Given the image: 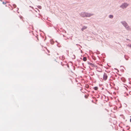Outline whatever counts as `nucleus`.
I'll return each mask as SVG.
<instances>
[{"label": "nucleus", "instance_id": "obj_3", "mask_svg": "<svg viewBox=\"0 0 131 131\" xmlns=\"http://www.w3.org/2000/svg\"><path fill=\"white\" fill-rule=\"evenodd\" d=\"M86 13L85 12H82L80 14V15L82 17H86Z\"/></svg>", "mask_w": 131, "mask_h": 131}, {"label": "nucleus", "instance_id": "obj_4", "mask_svg": "<svg viewBox=\"0 0 131 131\" xmlns=\"http://www.w3.org/2000/svg\"><path fill=\"white\" fill-rule=\"evenodd\" d=\"M107 75L106 73H104L103 75V79L105 81L107 79Z\"/></svg>", "mask_w": 131, "mask_h": 131}, {"label": "nucleus", "instance_id": "obj_15", "mask_svg": "<svg viewBox=\"0 0 131 131\" xmlns=\"http://www.w3.org/2000/svg\"><path fill=\"white\" fill-rule=\"evenodd\" d=\"M40 7H41V6H40V7H39V8H40Z\"/></svg>", "mask_w": 131, "mask_h": 131}, {"label": "nucleus", "instance_id": "obj_11", "mask_svg": "<svg viewBox=\"0 0 131 131\" xmlns=\"http://www.w3.org/2000/svg\"><path fill=\"white\" fill-rule=\"evenodd\" d=\"M131 45H127V46H128V47H130V46H131Z\"/></svg>", "mask_w": 131, "mask_h": 131}, {"label": "nucleus", "instance_id": "obj_6", "mask_svg": "<svg viewBox=\"0 0 131 131\" xmlns=\"http://www.w3.org/2000/svg\"><path fill=\"white\" fill-rule=\"evenodd\" d=\"M87 27L86 26H84L81 29V30L82 31H83V30H85V29H86L87 28Z\"/></svg>", "mask_w": 131, "mask_h": 131}, {"label": "nucleus", "instance_id": "obj_13", "mask_svg": "<svg viewBox=\"0 0 131 131\" xmlns=\"http://www.w3.org/2000/svg\"><path fill=\"white\" fill-rule=\"evenodd\" d=\"M127 39V40H128V39Z\"/></svg>", "mask_w": 131, "mask_h": 131}, {"label": "nucleus", "instance_id": "obj_14", "mask_svg": "<svg viewBox=\"0 0 131 131\" xmlns=\"http://www.w3.org/2000/svg\"><path fill=\"white\" fill-rule=\"evenodd\" d=\"M40 7H41V6H40V7H39V8H40Z\"/></svg>", "mask_w": 131, "mask_h": 131}, {"label": "nucleus", "instance_id": "obj_16", "mask_svg": "<svg viewBox=\"0 0 131 131\" xmlns=\"http://www.w3.org/2000/svg\"><path fill=\"white\" fill-rule=\"evenodd\" d=\"M130 47H131V46H130Z\"/></svg>", "mask_w": 131, "mask_h": 131}, {"label": "nucleus", "instance_id": "obj_8", "mask_svg": "<svg viewBox=\"0 0 131 131\" xmlns=\"http://www.w3.org/2000/svg\"><path fill=\"white\" fill-rule=\"evenodd\" d=\"M113 16L112 15H110L109 16V17L111 18H113Z\"/></svg>", "mask_w": 131, "mask_h": 131}, {"label": "nucleus", "instance_id": "obj_1", "mask_svg": "<svg viewBox=\"0 0 131 131\" xmlns=\"http://www.w3.org/2000/svg\"><path fill=\"white\" fill-rule=\"evenodd\" d=\"M121 23L127 30L131 31V27L129 26L127 23L125 21H122Z\"/></svg>", "mask_w": 131, "mask_h": 131}, {"label": "nucleus", "instance_id": "obj_5", "mask_svg": "<svg viewBox=\"0 0 131 131\" xmlns=\"http://www.w3.org/2000/svg\"><path fill=\"white\" fill-rule=\"evenodd\" d=\"M86 17H89L93 15L94 14L91 13H86Z\"/></svg>", "mask_w": 131, "mask_h": 131}, {"label": "nucleus", "instance_id": "obj_12", "mask_svg": "<svg viewBox=\"0 0 131 131\" xmlns=\"http://www.w3.org/2000/svg\"><path fill=\"white\" fill-rule=\"evenodd\" d=\"M130 121L131 122V118H130Z\"/></svg>", "mask_w": 131, "mask_h": 131}, {"label": "nucleus", "instance_id": "obj_2", "mask_svg": "<svg viewBox=\"0 0 131 131\" xmlns=\"http://www.w3.org/2000/svg\"><path fill=\"white\" fill-rule=\"evenodd\" d=\"M129 4L127 3H123L122 5L120 6V7L123 9H124L127 7L129 5Z\"/></svg>", "mask_w": 131, "mask_h": 131}, {"label": "nucleus", "instance_id": "obj_9", "mask_svg": "<svg viewBox=\"0 0 131 131\" xmlns=\"http://www.w3.org/2000/svg\"><path fill=\"white\" fill-rule=\"evenodd\" d=\"M88 63L91 66H93V64L92 63L90 62H89Z\"/></svg>", "mask_w": 131, "mask_h": 131}, {"label": "nucleus", "instance_id": "obj_10", "mask_svg": "<svg viewBox=\"0 0 131 131\" xmlns=\"http://www.w3.org/2000/svg\"><path fill=\"white\" fill-rule=\"evenodd\" d=\"M94 89L95 90H97V89H98V88L97 87H94Z\"/></svg>", "mask_w": 131, "mask_h": 131}, {"label": "nucleus", "instance_id": "obj_7", "mask_svg": "<svg viewBox=\"0 0 131 131\" xmlns=\"http://www.w3.org/2000/svg\"><path fill=\"white\" fill-rule=\"evenodd\" d=\"M87 59L86 57H84L83 58V60L84 61H86V60Z\"/></svg>", "mask_w": 131, "mask_h": 131}]
</instances>
